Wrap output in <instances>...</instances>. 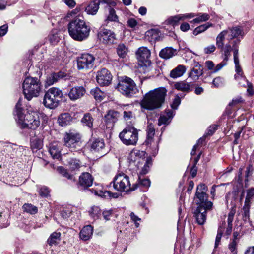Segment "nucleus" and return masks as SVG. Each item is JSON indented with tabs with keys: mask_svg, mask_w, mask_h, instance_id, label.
<instances>
[{
	"mask_svg": "<svg viewBox=\"0 0 254 254\" xmlns=\"http://www.w3.org/2000/svg\"><path fill=\"white\" fill-rule=\"evenodd\" d=\"M49 193V190L47 187L45 186L42 187L39 190V194L42 197H47Z\"/></svg>",
	"mask_w": 254,
	"mask_h": 254,
	"instance_id": "56",
	"label": "nucleus"
},
{
	"mask_svg": "<svg viewBox=\"0 0 254 254\" xmlns=\"http://www.w3.org/2000/svg\"><path fill=\"white\" fill-rule=\"evenodd\" d=\"M213 24L210 23H207L205 24L201 25L197 27H196L194 30V34L195 35H197L202 32L206 30L208 28L212 27Z\"/></svg>",
	"mask_w": 254,
	"mask_h": 254,
	"instance_id": "46",
	"label": "nucleus"
},
{
	"mask_svg": "<svg viewBox=\"0 0 254 254\" xmlns=\"http://www.w3.org/2000/svg\"><path fill=\"white\" fill-rule=\"evenodd\" d=\"M217 129V126L216 125L210 126L207 129V132L206 133V135H211Z\"/></svg>",
	"mask_w": 254,
	"mask_h": 254,
	"instance_id": "60",
	"label": "nucleus"
},
{
	"mask_svg": "<svg viewBox=\"0 0 254 254\" xmlns=\"http://www.w3.org/2000/svg\"><path fill=\"white\" fill-rule=\"evenodd\" d=\"M206 210L203 207H198L194 212L196 221L199 225H203L206 219Z\"/></svg>",
	"mask_w": 254,
	"mask_h": 254,
	"instance_id": "22",
	"label": "nucleus"
},
{
	"mask_svg": "<svg viewBox=\"0 0 254 254\" xmlns=\"http://www.w3.org/2000/svg\"><path fill=\"white\" fill-rule=\"evenodd\" d=\"M15 112L18 118V123L22 128H28L35 129L40 126V121L38 113L31 112L24 115L23 113L20 99L18 100L15 106Z\"/></svg>",
	"mask_w": 254,
	"mask_h": 254,
	"instance_id": "4",
	"label": "nucleus"
},
{
	"mask_svg": "<svg viewBox=\"0 0 254 254\" xmlns=\"http://www.w3.org/2000/svg\"><path fill=\"white\" fill-rule=\"evenodd\" d=\"M213 86L219 87L223 85V79L221 77H217L214 78L212 82Z\"/></svg>",
	"mask_w": 254,
	"mask_h": 254,
	"instance_id": "52",
	"label": "nucleus"
},
{
	"mask_svg": "<svg viewBox=\"0 0 254 254\" xmlns=\"http://www.w3.org/2000/svg\"><path fill=\"white\" fill-rule=\"evenodd\" d=\"M24 211L30 214H35L38 212V208L36 206L29 203H25L23 206Z\"/></svg>",
	"mask_w": 254,
	"mask_h": 254,
	"instance_id": "41",
	"label": "nucleus"
},
{
	"mask_svg": "<svg viewBox=\"0 0 254 254\" xmlns=\"http://www.w3.org/2000/svg\"><path fill=\"white\" fill-rule=\"evenodd\" d=\"M58 123L62 127L68 125L71 121V117L69 113L62 114L58 118Z\"/></svg>",
	"mask_w": 254,
	"mask_h": 254,
	"instance_id": "32",
	"label": "nucleus"
},
{
	"mask_svg": "<svg viewBox=\"0 0 254 254\" xmlns=\"http://www.w3.org/2000/svg\"><path fill=\"white\" fill-rule=\"evenodd\" d=\"M216 49L214 45H211L204 48V52L206 54H210L213 52Z\"/></svg>",
	"mask_w": 254,
	"mask_h": 254,
	"instance_id": "64",
	"label": "nucleus"
},
{
	"mask_svg": "<svg viewBox=\"0 0 254 254\" xmlns=\"http://www.w3.org/2000/svg\"><path fill=\"white\" fill-rule=\"evenodd\" d=\"M62 97V90L58 88L52 87L45 93L43 103L46 108L55 109L59 105Z\"/></svg>",
	"mask_w": 254,
	"mask_h": 254,
	"instance_id": "7",
	"label": "nucleus"
},
{
	"mask_svg": "<svg viewBox=\"0 0 254 254\" xmlns=\"http://www.w3.org/2000/svg\"><path fill=\"white\" fill-rule=\"evenodd\" d=\"M58 172L63 177L67 178L68 180L74 181V177L68 173L66 169L63 167H59L57 168Z\"/></svg>",
	"mask_w": 254,
	"mask_h": 254,
	"instance_id": "42",
	"label": "nucleus"
},
{
	"mask_svg": "<svg viewBox=\"0 0 254 254\" xmlns=\"http://www.w3.org/2000/svg\"><path fill=\"white\" fill-rule=\"evenodd\" d=\"M67 163L70 169L73 171L78 170L81 167L80 161L75 158L69 159Z\"/></svg>",
	"mask_w": 254,
	"mask_h": 254,
	"instance_id": "39",
	"label": "nucleus"
},
{
	"mask_svg": "<svg viewBox=\"0 0 254 254\" xmlns=\"http://www.w3.org/2000/svg\"><path fill=\"white\" fill-rule=\"evenodd\" d=\"M68 30L69 35L74 40L78 41L87 39L91 31L90 26L82 18L79 17L70 21L68 24Z\"/></svg>",
	"mask_w": 254,
	"mask_h": 254,
	"instance_id": "3",
	"label": "nucleus"
},
{
	"mask_svg": "<svg viewBox=\"0 0 254 254\" xmlns=\"http://www.w3.org/2000/svg\"><path fill=\"white\" fill-rule=\"evenodd\" d=\"M243 36V30L239 27L236 26L228 28L221 32L217 36L216 44L217 48L224 55V60L228 61L231 56V52H233L234 44L239 50L240 36Z\"/></svg>",
	"mask_w": 254,
	"mask_h": 254,
	"instance_id": "1",
	"label": "nucleus"
},
{
	"mask_svg": "<svg viewBox=\"0 0 254 254\" xmlns=\"http://www.w3.org/2000/svg\"><path fill=\"white\" fill-rule=\"evenodd\" d=\"M112 75L110 72L106 69L103 68L97 73V82L101 86H108L112 81Z\"/></svg>",
	"mask_w": 254,
	"mask_h": 254,
	"instance_id": "14",
	"label": "nucleus"
},
{
	"mask_svg": "<svg viewBox=\"0 0 254 254\" xmlns=\"http://www.w3.org/2000/svg\"><path fill=\"white\" fill-rule=\"evenodd\" d=\"M250 206L244 205L242 209V216L243 219L245 222H247L249 220V212H250Z\"/></svg>",
	"mask_w": 254,
	"mask_h": 254,
	"instance_id": "48",
	"label": "nucleus"
},
{
	"mask_svg": "<svg viewBox=\"0 0 254 254\" xmlns=\"http://www.w3.org/2000/svg\"><path fill=\"white\" fill-rule=\"evenodd\" d=\"M60 236L61 233L60 232H55L53 233L47 240V243L50 246L57 245L60 240Z\"/></svg>",
	"mask_w": 254,
	"mask_h": 254,
	"instance_id": "37",
	"label": "nucleus"
},
{
	"mask_svg": "<svg viewBox=\"0 0 254 254\" xmlns=\"http://www.w3.org/2000/svg\"><path fill=\"white\" fill-rule=\"evenodd\" d=\"M174 114L171 110H166L164 113L161 114L158 125L161 126L163 124L168 125L174 117Z\"/></svg>",
	"mask_w": 254,
	"mask_h": 254,
	"instance_id": "21",
	"label": "nucleus"
},
{
	"mask_svg": "<svg viewBox=\"0 0 254 254\" xmlns=\"http://www.w3.org/2000/svg\"><path fill=\"white\" fill-rule=\"evenodd\" d=\"M213 206V203L211 201H208L207 200L205 201V202L203 204H200L198 207H203L206 210V212H207V210H210L212 208Z\"/></svg>",
	"mask_w": 254,
	"mask_h": 254,
	"instance_id": "58",
	"label": "nucleus"
},
{
	"mask_svg": "<svg viewBox=\"0 0 254 254\" xmlns=\"http://www.w3.org/2000/svg\"><path fill=\"white\" fill-rule=\"evenodd\" d=\"M116 89L122 94L128 97L133 96L138 92L134 82L127 77H125L119 81Z\"/></svg>",
	"mask_w": 254,
	"mask_h": 254,
	"instance_id": "9",
	"label": "nucleus"
},
{
	"mask_svg": "<svg viewBox=\"0 0 254 254\" xmlns=\"http://www.w3.org/2000/svg\"><path fill=\"white\" fill-rule=\"evenodd\" d=\"M190 84L186 81L177 82L174 84V88L184 92H189L190 91Z\"/></svg>",
	"mask_w": 254,
	"mask_h": 254,
	"instance_id": "31",
	"label": "nucleus"
},
{
	"mask_svg": "<svg viewBox=\"0 0 254 254\" xmlns=\"http://www.w3.org/2000/svg\"><path fill=\"white\" fill-rule=\"evenodd\" d=\"M254 198V188H252L247 190V195L244 205L251 206L252 201Z\"/></svg>",
	"mask_w": 254,
	"mask_h": 254,
	"instance_id": "38",
	"label": "nucleus"
},
{
	"mask_svg": "<svg viewBox=\"0 0 254 254\" xmlns=\"http://www.w3.org/2000/svg\"><path fill=\"white\" fill-rule=\"evenodd\" d=\"M64 76V73L63 72L53 73L47 77L46 83L48 86H51Z\"/></svg>",
	"mask_w": 254,
	"mask_h": 254,
	"instance_id": "24",
	"label": "nucleus"
},
{
	"mask_svg": "<svg viewBox=\"0 0 254 254\" xmlns=\"http://www.w3.org/2000/svg\"><path fill=\"white\" fill-rule=\"evenodd\" d=\"M116 51L118 55L121 58H124L128 53L127 47L124 44H120L118 45Z\"/></svg>",
	"mask_w": 254,
	"mask_h": 254,
	"instance_id": "36",
	"label": "nucleus"
},
{
	"mask_svg": "<svg viewBox=\"0 0 254 254\" xmlns=\"http://www.w3.org/2000/svg\"><path fill=\"white\" fill-rule=\"evenodd\" d=\"M22 88L25 97L28 100H31L33 97L39 95L42 86L37 78L27 77L23 82Z\"/></svg>",
	"mask_w": 254,
	"mask_h": 254,
	"instance_id": "5",
	"label": "nucleus"
},
{
	"mask_svg": "<svg viewBox=\"0 0 254 254\" xmlns=\"http://www.w3.org/2000/svg\"><path fill=\"white\" fill-rule=\"evenodd\" d=\"M203 74V68L200 64L196 65L189 73V77L194 81L198 79L199 77Z\"/></svg>",
	"mask_w": 254,
	"mask_h": 254,
	"instance_id": "28",
	"label": "nucleus"
},
{
	"mask_svg": "<svg viewBox=\"0 0 254 254\" xmlns=\"http://www.w3.org/2000/svg\"><path fill=\"white\" fill-rule=\"evenodd\" d=\"M48 39L51 44H56L60 40L59 32L57 30H52L48 36Z\"/></svg>",
	"mask_w": 254,
	"mask_h": 254,
	"instance_id": "35",
	"label": "nucleus"
},
{
	"mask_svg": "<svg viewBox=\"0 0 254 254\" xmlns=\"http://www.w3.org/2000/svg\"><path fill=\"white\" fill-rule=\"evenodd\" d=\"M147 138L144 144L147 146V148L151 151V153L155 156L158 153L159 148V142L160 139L155 140L154 138L155 129L154 126L151 123L148 122L146 128Z\"/></svg>",
	"mask_w": 254,
	"mask_h": 254,
	"instance_id": "10",
	"label": "nucleus"
},
{
	"mask_svg": "<svg viewBox=\"0 0 254 254\" xmlns=\"http://www.w3.org/2000/svg\"><path fill=\"white\" fill-rule=\"evenodd\" d=\"M93 118L89 113L85 114L82 119V122L89 128L93 126Z\"/></svg>",
	"mask_w": 254,
	"mask_h": 254,
	"instance_id": "45",
	"label": "nucleus"
},
{
	"mask_svg": "<svg viewBox=\"0 0 254 254\" xmlns=\"http://www.w3.org/2000/svg\"><path fill=\"white\" fill-rule=\"evenodd\" d=\"M114 188L118 191L124 192L132 191L138 188V184L131 185L129 177L124 173L117 174L113 181Z\"/></svg>",
	"mask_w": 254,
	"mask_h": 254,
	"instance_id": "6",
	"label": "nucleus"
},
{
	"mask_svg": "<svg viewBox=\"0 0 254 254\" xmlns=\"http://www.w3.org/2000/svg\"><path fill=\"white\" fill-rule=\"evenodd\" d=\"M86 93V90L83 86L72 87L69 91L68 95L72 101H75L82 97Z\"/></svg>",
	"mask_w": 254,
	"mask_h": 254,
	"instance_id": "18",
	"label": "nucleus"
},
{
	"mask_svg": "<svg viewBox=\"0 0 254 254\" xmlns=\"http://www.w3.org/2000/svg\"><path fill=\"white\" fill-rule=\"evenodd\" d=\"M91 94L94 96L96 101H101L104 98L105 94L100 88L96 87L91 90Z\"/></svg>",
	"mask_w": 254,
	"mask_h": 254,
	"instance_id": "34",
	"label": "nucleus"
},
{
	"mask_svg": "<svg viewBox=\"0 0 254 254\" xmlns=\"http://www.w3.org/2000/svg\"><path fill=\"white\" fill-rule=\"evenodd\" d=\"M167 90L164 87H159L146 93L140 101L142 109L154 110L162 107L165 102Z\"/></svg>",
	"mask_w": 254,
	"mask_h": 254,
	"instance_id": "2",
	"label": "nucleus"
},
{
	"mask_svg": "<svg viewBox=\"0 0 254 254\" xmlns=\"http://www.w3.org/2000/svg\"><path fill=\"white\" fill-rule=\"evenodd\" d=\"M119 138L126 145H135L138 139V130L132 126L126 127L119 134Z\"/></svg>",
	"mask_w": 254,
	"mask_h": 254,
	"instance_id": "11",
	"label": "nucleus"
},
{
	"mask_svg": "<svg viewBox=\"0 0 254 254\" xmlns=\"http://www.w3.org/2000/svg\"><path fill=\"white\" fill-rule=\"evenodd\" d=\"M119 116V114L118 112L110 110L105 116V122L108 125L113 126L114 124L117 121Z\"/></svg>",
	"mask_w": 254,
	"mask_h": 254,
	"instance_id": "23",
	"label": "nucleus"
},
{
	"mask_svg": "<svg viewBox=\"0 0 254 254\" xmlns=\"http://www.w3.org/2000/svg\"><path fill=\"white\" fill-rule=\"evenodd\" d=\"M49 153L53 158L58 159L61 156V148L58 143H54L50 145Z\"/></svg>",
	"mask_w": 254,
	"mask_h": 254,
	"instance_id": "30",
	"label": "nucleus"
},
{
	"mask_svg": "<svg viewBox=\"0 0 254 254\" xmlns=\"http://www.w3.org/2000/svg\"><path fill=\"white\" fill-rule=\"evenodd\" d=\"M207 191V187L205 184H201L197 186L195 193V201L197 204H203L207 200L208 195L206 193Z\"/></svg>",
	"mask_w": 254,
	"mask_h": 254,
	"instance_id": "15",
	"label": "nucleus"
},
{
	"mask_svg": "<svg viewBox=\"0 0 254 254\" xmlns=\"http://www.w3.org/2000/svg\"><path fill=\"white\" fill-rule=\"evenodd\" d=\"M140 152L137 150L131 151V153H130V160L134 162L137 161L138 159L140 158Z\"/></svg>",
	"mask_w": 254,
	"mask_h": 254,
	"instance_id": "51",
	"label": "nucleus"
},
{
	"mask_svg": "<svg viewBox=\"0 0 254 254\" xmlns=\"http://www.w3.org/2000/svg\"><path fill=\"white\" fill-rule=\"evenodd\" d=\"M93 178L92 175L87 172H84L79 177L78 185L84 189L91 186L93 184Z\"/></svg>",
	"mask_w": 254,
	"mask_h": 254,
	"instance_id": "19",
	"label": "nucleus"
},
{
	"mask_svg": "<svg viewBox=\"0 0 254 254\" xmlns=\"http://www.w3.org/2000/svg\"><path fill=\"white\" fill-rule=\"evenodd\" d=\"M198 17L194 19L191 22L200 23L207 21L210 18V16L206 13H199Z\"/></svg>",
	"mask_w": 254,
	"mask_h": 254,
	"instance_id": "47",
	"label": "nucleus"
},
{
	"mask_svg": "<svg viewBox=\"0 0 254 254\" xmlns=\"http://www.w3.org/2000/svg\"><path fill=\"white\" fill-rule=\"evenodd\" d=\"M100 41L106 44H113L115 43L116 36L113 31L108 29H103L98 34Z\"/></svg>",
	"mask_w": 254,
	"mask_h": 254,
	"instance_id": "16",
	"label": "nucleus"
},
{
	"mask_svg": "<svg viewBox=\"0 0 254 254\" xmlns=\"http://www.w3.org/2000/svg\"><path fill=\"white\" fill-rule=\"evenodd\" d=\"M31 148L33 151H36L40 149L43 146L42 141L41 138L36 136L32 137L30 140Z\"/></svg>",
	"mask_w": 254,
	"mask_h": 254,
	"instance_id": "33",
	"label": "nucleus"
},
{
	"mask_svg": "<svg viewBox=\"0 0 254 254\" xmlns=\"http://www.w3.org/2000/svg\"><path fill=\"white\" fill-rule=\"evenodd\" d=\"M180 103L181 99L180 97L178 95H176L171 104L172 108L174 109H177Z\"/></svg>",
	"mask_w": 254,
	"mask_h": 254,
	"instance_id": "54",
	"label": "nucleus"
},
{
	"mask_svg": "<svg viewBox=\"0 0 254 254\" xmlns=\"http://www.w3.org/2000/svg\"><path fill=\"white\" fill-rule=\"evenodd\" d=\"M238 55V50L236 45L234 44L233 48L234 62L235 65V71L238 74V75H235V78L237 79V78L240 77L241 80L245 81V77L243 76V71L240 65Z\"/></svg>",
	"mask_w": 254,
	"mask_h": 254,
	"instance_id": "17",
	"label": "nucleus"
},
{
	"mask_svg": "<svg viewBox=\"0 0 254 254\" xmlns=\"http://www.w3.org/2000/svg\"><path fill=\"white\" fill-rule=\"evenodd\" d=\"M242 101V98L240 97H237L233 99L232 101L229 103V106H235L237 104L241 103Z\"/></svg>",
	"mask_w": 254,
	"mask_h": 254,
	"instance_id": "63",
	"label": "nucleus"
},
{
	"mask_svg": "<svg viewBox=\"0 0 254 254\" xmlns=\"http://www.w3.org/2000/svg\"><path fill=\"white\" fill-rule=\"evenodd\" d=\"M100 3H106L108 5H114L115 2L111 0H95L91 1L85 8V11L89 15H95L99 8Z\"/></svg>",
	"mask_w": 254,
	"mask_h": 254,
	"instance_id": "13",
	"label": "nucleus"
},
{
	"mask_svg": "<svg viewBox=\"0 0 254 254\" xmlns=\"http://www.w3.org/2000/svg\"><path fill=\"white\" fill-rule=\"evenodd\" d=\"M105 143L103 139H97L94 140L91 146V149L95 152H101V154H105L104 151Z\"/></svg>",
	"mask_w": 254,
	"mask_h": 254,
	"instance_id": "26",
	"label": "nucleus"
},
{
	"mask_svg": "<svg viewBox=\"0 0 254 254\" xmlns=\"http://www.w3.org/2000/svg\"><path fill=\"white\" fill-rule=\"evenodd\" d=\"M64 145L71 151L79 150L82 148L81 135L78 132L69 131L64 134Z\"/></svg>",
	"mask_w": 254,
	"mask_h": 254,
	"instance_id": "8",
	"label": "nucleus"
},
{
	"mask_svg": "<svg viewBox=\"0 0 254 254\" xmlns=\"http://www.w3.org/2000/svg\"><path fill=\"white\" fill-rule=\"evenodd\" d=\"M90 216L94 220L98 219L101 214V210L98 206H93L89 211Z\"/></svg>",
	"mask_w": 254,
	"mask_h": 254,
	"instance_id": "43",
	"label": "nucleus"
},
{
	"mask_svg": "<svg viewBox=\"0 0 254 254\" xmlns=\"http://www.w3.org/2000/svg\"><path fill=\"white\" fill-rule=\"evenodd\" d=\"M224 56V55H223ZM224 61L222 63L218 64L217 66L214 68L213 72L215 73L219 71L224 66L226 65L227 64V61H226L224 60V58L223 59Z\"/></svg>",
	"mask_w": 254,
	"mask_h": 254,
	"instance_id": "59",
	"label": "nucleus"
},
{
	"mask_svg": "<svg viewBox=\"0 0 254 254\" xmlns=\"http://www.w3.org/2000/svg\"><path fill=\"white\" fill-rule=\"evenodd\" d=\"M113 215V210L110 209L108 210H105L103 212V216L105 220H109Z\"/></svg>",
	"mask_w": 254,
	"mask_h": 254,
	"instance_id": "57",
	"label": "nucleus"
},
{
	"mask_svg": "<svg viewBox=\"0 0 254 254\" xmlns=\"http://www.w3.org/2000/svg\"><path fill=\"white\" fill-rule=\"evenodd\" d=\"M223 234V231L221 229H218L217 234L216 237L215 243V248H217L218 246L219 245L222 236Z\"/></svg>",
	"mask_w": 254,
	"mask_h": 254,
	"instance_id": "55",
	"label": "nucleus"
},
{
	"mask_svg": "<svg viewBox=\"0 0 254 254\" xmlns=\"http://www.w3.org/2000/svg\"><path fill=\"white\" fill-rule=\"evenodd\" d=\"M93 230V227L91 225L84 227L80 233V238L84 241L89 240L92 235Z\"/></svg>",
	"mask_w": 254,
	"mask_h": 254,
	"instance_id": "27",
	"label": "nucleus"
},
{
	"mask_svg": "<svg viewBox=\"0 0 254 254\" xmlns=\"http://www.w3.org/2000/svg\"><path fill=\"white\" fill-rule=\"evenodd\" d=\"M94 61L95 58L92 55L82 54L77 60L78 68L80 70L91 68L94 65Z\"/></svg>",
	"mask_w": 254,
	"mask_h": 254,
	"instance_id": "12",
	"label": "nucleus"
},
{
	"mask_svg": "<svg viewBox=\"0 0 254 254\" xmlns=\"http://www.w3.org/2000/svg\"><path fill=\"white\" fill-rule=\"evenodd\" d=\"M253 172V168L252 166L251 165H249L246 168V175L245 177L246 179L245 181H247L248 180V177L251 176Z\"/></svg>",
	"mask_w": 254,
	"mask_h": 254,
	"instance_id": "61",
	"label": "nucleus"
},
{
	"mask_svg": "<svg viewBox=\"0 0 254 254\" xmlns=\"http://www.w3.org/2000/svg\"><path fill=\"white\" fill-rule=\"evenodd\" d=\"M133 116V113L132 111L127 109V106L125 109L123 113V117L125 120L127 121L132 118Z\"/></svg>",
	"mask_w": 254,
	"mask_h": 254,
	"instance_id": "50",
	"label": "nucleus"
},
{
	"mask_svg": "<svg viewBox=\"0 0 254 254\" xmlns=\"http://www.w3.org/2000/svg\"><path fill=\"white\" fill-rule=\"evenodd\" d=\"M186 70V67L183 65H179L170 72V76L173 78H177L182 76Z\"/></svg>",
	"mask_w": 254,
	"mask_h": 254,
	"instance_id": "29",
	"label": "nucleus"
},
{
	"mask_svg": "<svg viewBox=\"0 0 254 254\" xmlns=\"http://www.w3.org/2000/svg\"><path fill=\"white\" fill-rule=\"evenodd\" d=\"M235 214V210L232 209L228 214L227 221L228 224H232Z\"/></svg>",
	"mask_w": 254,
	"mask_h": 254,
	"instance_id": "62",
	"label": "nucleus"
},
{
	"mask_svg": "<svg viewBox=\"0 0 254 254\" xmlns=\"http://www.w3.org/2000/svg\"><path fill=\"white\" fill-rule=\"evenodd\" d=\"M184 20V16L182 14L177 15L174 16L170 17L167 20L166 23L168 24L175 26L178 24V22L181 20Z\"/></svg>",
	"mask_w": 254,
	"mask_h": 254,
	"instance_id": "40",
	"label": "nucleus"
},
{
	"mask_svg": "<svg viewBox=\"0 0 254 254\" xmlns=\"http://www.w3.org/2000/svg\"><path fill=\"white\" fill-rule=\"evenodd\" d=\"M94 193L96 195L100 196H106L108 195L113 198H117L118 196V194L117 193H112L110 191H103L102 190L98 191L94 190Z\"/></svg>",
	"mask_w": 254,
	"mask_h": 254,
	"instance_id": "44",
	"label": "nucleus"
},
{
	"mask_svg": "<svg viewBox=\"0 0 254 254\" xmlns=\"http://www.w3.org/2000/svg\"><path fill=\"white\" fill-rule=\"evenodd\" d=\"M135 183L138 184V186L139 185H142L145 187H148L150 186V181L148 179H143L141 180L138 177V182H136Z\"/></svg>",
	"mask_w": 254,
	"mask_h": 254,
	"instance_id": "53",
	"label": "nucleus"
},
{
	"mask_svg": "<svg viewBox=\"0 0 254 254\" xmlns=\"http://www.w3.org/2000/svg\"><path fill=\"white\" fill-rule=\"evenodd\" d=\"M109 14L108 16L107 20L111 21H116L118 19V17L116 14L115 10L111 7H109Z\"/></svg>",
	"mask_w": 254,
	"mask_h": 254,
	"instance_id": "49",
	"label": "nucleus"
},
{
	"mask_svg": "<svg viewBox=\"0 0 254 254\" xmlns=\"http://www.w3.org/2000/svg\"><path fill=\"white\" fill-rule=\"evenodd\" d=\"M150 51L146 47H141L138 49L136 55L139 61L147 62L150 57Z\"/></svg>",
	"mask_w": 254,
	"mask_h": 254,
	"instance_id": "20",
	"label": "nucleus"
},
{
	"mask_svg": "<svg viewBox=\"0 0 254 254\" xmlns=\"http://www.w3.org/2000/svg\"><path fill=\"white\" fill-rule=\"evenodd\" d=\"M177 53L176 49L172 47H166L161 50L159 56L163 59H168L176 55Z\"/></svg>",
	"mask_w": 254,
	"mask_h": 254,
	"instance_id": "25",
	"label": "nucleus"
}]
</instances>
